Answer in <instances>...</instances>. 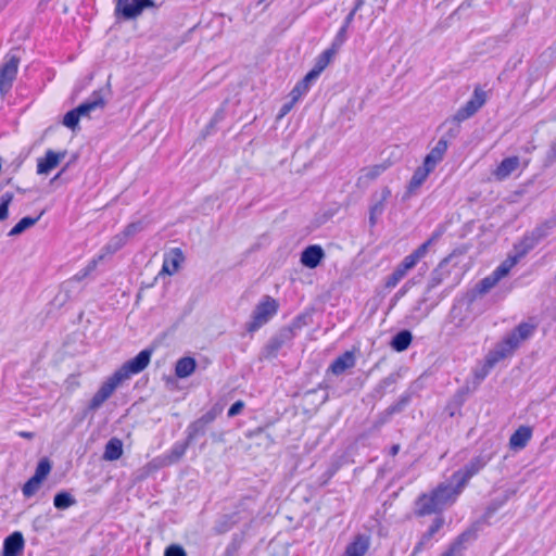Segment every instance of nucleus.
Instances as JSON below:
<instances>
[{
	"mask_svg": "<svg viewBox=\"0 0 556 556\" xmlns=\"http://www.w3.org/2000/svg\"><path fill=\"white\" fill-rule=\"evenodd\" d=\"M534 330L535 325L523 321L507 333L494 349L489 351L483 365L475 369L473 376L477 382L483 381L498 362L513 355L521 342L528 340L533 334Z\"/></svg>",
	"mask_w": 556,
	"mask_h": 556,
	"instance_id": "nucleus-1",
	"label": "nucleus"
},
{
	"mask_svg": "<svg viewBox=\"0 0 556 556\" xmlns=\"http://www.w3.org/2000/svg\"><path fill=\"white\" fill-rule=\"evenodd\" d=\"M152 353L153 349L147 348L140 351L135 357L125 362L100 386L98 392L109 400L118 386L129 379L132 375L141 372L148 367Z\"/></svg>",
	"mask_w": 556,
	"mask_h": 556,
	"instance_id": "nucleus-2",
	"label": "nucleus"
},
{
	"mask_svg": "<svg viewBox=\"0 0 556 556\" xmlns=\"http://www.w3.org/2000/svg\"><path fill=\"white\" fill-rule=\"evenodd\" d=\"M278 309L279 303L276 299L270 295L262 296L251 314V320L245 325V330L250 333L257 331L278 313Z\"/></svg>",
	"mask_w": 556,
	"mask_h": 556,
	"instance_id": "nucleus-3",
	"label": "nucleus"
},
{
	"mask_svg": "<svg viewBox=\"0 0 556 556\" xmlns=\"http://www.w3.org/2000/svg\"><path fill=\"white\" fill-rule=\"evenodd\" d=\"M445 289L441 294H431L429 290H424L422 294L416 300L406 315L408 324H419L427 318L431 311L447 295Z\"/></svg>",
	"mask_w": 556,
	"mask_h": 556,
	"instance_id": "nucleus-4",
	"label": "nucleus"
},
{
	"mask_svg": "<svg viewBox=\"0 0 556 556\" xmlns=\"http://www.w3.org/2000/svg\"><path fill=\"white\" fill-rule=\"evenodd\" d=\"M223 408L224 407L219 404L213 405L205 414L187 427L186 438L191 444L199 438L205 435L208 426L222 414Z\"/></svg>",
	"mask_w": 556,
	"mask_h": 556,
	"instance_id": "nucleus-5",
	"label": "nucleus"
},
{
	"mask_svg": "<svg viewBox=\"0 0 556 556\" xmlns=\"http://www.w3.org/2000/svg\"><path fill=\"white\" fill-rule=\"evenodd\" d=\"M114 15L116 18L125 21L135 20L142 14L146 9L155 8L154 0H114Z\"/></svg>",
	"mask_w": 556,
	"mask_h": 556,
	"instance_id": "nucleus-6",
	"label": "nucleus"
},
{
	"mask_svg": "<svg viewBox=\"0 0 556 556\" xmlns=\"http://www.w3.org/2000/svg\"><path fill=\"white\" fill-rule=\"evenodd\" d=\"M412 402V392H404L399 400L391 404L389 407L380 412L372 422V429L379 430L382 426L391 421L392 417L396 414H401Z\"/></svg>",
	"mask_w": 556,
	"mask_h": 556,
	"instance_id": "nucleus-7",
	"label": "nucleus"
},
{
	"mask_svg": "<svg viewBox=\"0 0 556 556\" xmlns=\"http://www.w3.org/2000/svg\"><path fill=\"white\" fill-rule=\"evenodd\" d=\"M20 58L10 55L5 63L0 68V92L7 93L11 88L16 77Z\"/></svg>",
	"mask_w": 556,
	"mask_h": 556,
	"instance_id": "nucleus-8",
	"label": "nucleus"
},
{
	"mask_svg": "<svg viewBox=\"0 0 556 556\" xmlns=\"http://www.w3.org/2000/svg\"><path fill=\"white\" fill-rule=\"evenodd\" d=\"M442 510L432 492L420 494L415 501L414 514L417 517H425L432 514H441Z\"/></svg>",
	"mask_w": 556,
	"mask_h": 556,
	"instance_id": "nucleus-9",
	"label": "nucleus"
},
{
	"mask_svg": "<svg viewBox=\"0 0 556 556\" xmlns=\"http://www.w3.org/2000/svg\"><path fill=\"white\" fill-rule=\"evenodd\" d=\"M431 492L434 495V498L437 500V503L440 506L441 510H443L447 506H451L456 501L457 496L460 493V490L459 486L441 483Z\"/></svg>",
	"mask_w": 556,
	"mask_h": 556,
	"instance_id": "nucleus-10",
	"label": "nucleus"
},
{
	"mask_svg": "<svg viewBox=\"0 0 556 556\" xmlns=\"http://www.w3.org/2000/svg\"><path fill=\"white\" fill-rule=\"evenodd\" d=\"M444 522L445 521L442 516H437L432 520L428 530L421 535L420 540L415 545L412 554L413 556L432 546V540L434 535L442 529Z\"/></svg>",
	"mask_w": 556,
	"mask_h": 556,
	"instance_id": "nucleus-11",
	"label": "nucleus"
},
{
	"mask_svg": "<svg viewBox=\"0 0 556 556\" xmlns=\"http://www.w3.org/2000/svg\"><path fill=\"white\" fill-rule=\"evenodd\" d=\"M326 254L324 249L318 244L306 247L301 253V264L309 269H314L320 265Z\"/></svg>",
	"mask_w": 556,
	"mask_h": 556,
	"instance_id": "nucleus-12",
	"label": "nucleus"
},
{
	"mask_svg": "<svg viewBox=\"0 0 556 556\" xmlns=\"http://www.w3.org/2000/svg\"><path fill=\"white\" fill-rule=\"evenodd\" d=\"M497 282L498 280L492 274H490L489 276L481 279L471 290L465 294L463 302H466L467 307H470L478 295L485 294L494 286H496Z\"/></svg>",
	"mask_w": 556,
	"mask_h": 556,
	"instance_id": "nucleus-13",
	"label": "nucleus"
},
{
	"mask_svg": "<svg viewBox=\"0 0 556 556\" xmlns=\"http://www.w3.org/2000/svg\"><path fill=\"white\" fill-rule=\"evenodd\" d=\"M356 364L355 353L353 351H345L343 354L338 356L332 361L330 366L327 369V374H332L334 376H340L344 374L348 369H351Z\"/></svg>",
	"mask_w": 556,
	"mask_h": 556,
	"instance_id": "nucleus-14",
	"label": "nucleus"
},
{
	"mask_svg": "<svg viewBox=\"0 0 556 556\" xmlns=\"http://www.w3.org/2000/svg\"><path fill=\"white\" fill-rule=\"evenodd\" d=\"M448 258H444L440 264L431 271L425 290H429L431 294H439L435 289L450 276L447 269Z\"/></svg>",
	"mask_w": 556,
	"mask_h": 556,
	"instance_id": "nucleus-15",
	"label": "nucleus"
},
{
	"mask_svg": "<svg viewBox=\"0 0 556 556\" xmlns=\"http://www.w3.org/2000/svg\"><path fill=\"white\" fill-rule=\"evenodd\" d=\"M66 155V151L63 152H54L53 150H48L43 157L38 159L37 163V173L39 175H47L53 168H55L61 160H63Z\"/></svg>",
	"mask_w": 556,
	"mask_h": 556,
	"instance_id": "nucleus-16",
	"label": "nucleus"
},
{
	"mask_svg": "<svg viewBox=\"0 0 556 556\" xmlns=\"http://www.w3.org/2000/svg\"><path fill=\"white\" fill-rule=\"evenodd\" d=\"M25 541L20 531L8 535L3 541L2 556H20L24 549Z\"/></svg>",
	"mask_w": 556,
	"mask_h": 556,
	"instance_id": "nucleus-17",
	"label": "nucleus"
},
{
	"mask_svg": "<svg viewBox=\"0 0 556 556\" xmlns=\"http://www.w3.org/2000/svg\"><path fill=\"white\" fill-rule=\"evenodd\" d=\"M491 460V455L486 454H480L478 456H475L471 458L465 466H464V473L463 478L459 481L458 485L464 484L467 480H469L471 477L477 475L482 468L486 466V464Z\"/></svg>",
	"mask_w": 556,
	"mask_h": 556,
	"instance_id": "nucleus-18",
	"label": "nucleus"
},
{
	"mask_svg": "<svg viewBox=\"0 0 556 556\" xmlns=\"http://www.w3.org/2000/svg\"><path fill=\"white\" fill-rule=\"evenodd\" d=\"M416 264L405 256L403 261L394 268V270L386 279V288H394Z\"/></svg>",
	"mask_w": 556,
	"mask_h": 556,
	"instance_id": "nucleus-19",
	"label": "nucleus"
},
{
	"mask_svg": "<svg viewBox=\"0 0 556 556\" xmlns=\"http://www.w3.org/2000/svg\"><path fill=\"white\" fill-rule=\"evenodd\" d=\"M445 228L444 226L440 225L438 228L432 232L430 238L425 241L422 244H420L415 251H413L407 256L417 264L428 252V249L435 243L444 233Z\"/></svg>",
	"mask_w": 556,
	"mask_h": 556,
	"instance_id": "nucleus-20",
	"label": "nucleus"
},
{
	"mask_svg": "<svg viewBox=\"0 0 556 556\" xmlns=\"http://www.w3.org/2000/svg\"><path fill=\"white\" fill-rule=\"evenodd\" d=\"M104 105H105V101L102 96V91L96 90L92 92V94L90 96V98L87 101H85L81 104H79L78 106H76L75 110L81 117V116H88L91 111H94L97 109H103Z\"/></svg>",
	"mask_w": 556,
	"mask_h": 556,
	"instance_id": "nucleus-21",
	"label": "nucleus"
},
{
	"mask_svg": "<svg viewBox=\"0 0 556 556\" xmlns=\"http://www.w3.org/2000/svg\"><path fill=\"white\" fill-rule=\"evenodd\" d=\"M431 172H432L431 168L426 167V165H424V164L421 166H418L415 169V172L407 185V189H406V193H405L404 198H409L410 195L415 194L416 191L426 181V179L428 178V176Z\"/></svg>",
	"mask_w": 556,
	"mask_h": 556,
	"instance_id": "nucleus-22",
	"label": "nucleus"
},
{
	"mask_svg": "<svg viewBox=\"0 0 556 556\" xmlns=\"http://www.w3.org/2000/svg\"><path fill=\"white\" fill-rule=\"evenodd\" d=\"M447 151V144L445 140H439L430 152L425 156L424 165L434 170L437 165L443 160L444 154Z\"/></svg>",
	"mask_w": 556,
	"mask_h": 556,
	"instance_id": "nucleus-23",
	"label": "nucleus"
},
{
	"mask_svg": "<svg viewBox=\"0 0 556 556\" xmlns=\"http://www.w3.org/2000/svg\"><path fill=\"white\" fill-rule=\"evenodd\" d=\"M539 243L532 237L530 232H527L522 239L514 244L513 254H509L511 257H516V262L518 263L521 258H523L530 251H532Z\"/></svg>",
	"mask_w": 556,
	"mask_h": 556,
	"instance_id": "nucleus-24",
	"label": "nucleus"
},
{
	"mask_svg": "<svg viewBox=\"0 0 556 556\" xmlns=\"http://www.w3.org/2000/svg\"><path fill=\"white\" fill-rule=\"evenodd\" d=\"M532 437V429L528 426H520L509 439V446L513 450H522L526 447Z\"/></svg>",
	"mask_w": 556,
	"mask_h": 556,
	"instance_id": "nucleus-25",
	"label": "nucleus"
},
{
	"mask_svg": "<svg viewBox=\"0 0 556 556\" xmlns=\"http://www.w3.org/2000/svg\"><path fill=\"white\" fill-rule=\"evenodd\" d=\"M520 164L518 156L505 157L496 167L494 175L498 180H504L514 173Z\"/></svg>",
	"mask_w": 556,
	"mask_h": 556,
	"instance_id": "nucleus-26",
	"label": "nucleus"
},
{
	"mask_svg": "<svg viewBox=\"0 0 556 556\" xmlns=\"http://www.w3.org/2000/svg\"><path fill=\"white\" fill-rule=\"evenodd\" d=\"M400 377L401 375L399 372H392L386 378L381 379L379 383L372 389L370 396L377 401L381 400L386 395L388 389L399 381Z\"/></svg>",
	"mask_w": 556,
	"mask_h": 556,
	"instance_id": "nucleus-27",
	"label": "nucleus"
},
{
	"mask_svg": "<svg viewBox=\"0 0 556 556\" xmlns=\"http://www.w3.org/2000/svg\"><path fill=\"white\" fill-rule=\"evenodd\" d=\"M413 341V334L409 330L403 329L396 332L391 341L390 346L395 352H404L406 351Z\"/></svg>",
	"mask_w": 556,
	"mask_h": 556,
	"instance_id": "nucleus-28",
	"label": "nucleus"
},
{
	"mask_svg": "<svg viewBox=\"0 0 556 556\" xmlns=\"http://www.w3.org/2000/svg\"><path fill=\"white\" fill-rule=\"evenodd\" d=\"M184 261L182 251L179 248H175L172 250V257L165 258L160 275L167 274L174 275L178 268L180 263Z\"/></svg>",
	"mask_w": 556,
	"mask_h": 556,
	"instance_id": "nucleus-29",
	"label": "nucleus"
},
{
	"mask_svg": "<svg viewBox=\"0 0 556 556\" xmlns=\"http://www.w3.org/2000/svg\"><path fill=\"white\" fill-rule=\"evenodd\" d=\"M197 368V362L191 356H185L177 361L175 366V375L180 378H188Z\"/></svg>",
	"mask_w": 556,
	"mask_h": 556,
	"instance_id": "nucleus-30",
	"label": "nucleus"
},
{
	"mask_svg": "<svg viewBox=\"0 0 556 556\" xmlns=\"http://www.w3.org/2000/svg\"><path fill=\"white\" fill-rule=\"evenodd\" d=\"M123 455V442L118 438H112L105 444L102 458L104 460H117Z\"/></svg>",
	"mask_w": 556,
	"mask_h": 556,
	"instance_id": "nucleus-31",
	"label": "nucleus"
},
{
	"mask_svg": "<svg viewBox=\"0 0 556 556\" xmlns=\"http://www.w3.org/2000/svg\"><path fill=\"white\" fill-rule=\"evenodd\" d=\"M336 53L337 52L331 48L325 50L317 56L313 68L308 73L314 74V77L318 78L323 71L329 65Z\"/></svg>",
	"mask_w": 556,
	"mask_h": 556,
	"instance_id": "nucleus-32",
	"label": "nucleus"
},
{
	"mask_svg": "<svg viewBox=\"0 0 556 556\" xmlns=\"http://www.w3.org/2000/svg\"><path fill=\"white\" fill-rule=\"evenodd\" d=\"M317 78L314 77V74L307 73L300 81L296 83V85L293 87V89L290 92V97H293L294 101H299L305 93L308 92L311 85L316 80Z\"/></svg>",
	"mask_w": 556,
	"mask_h": 556,
	"instance_id": "nucleus-33",
	"label": "nucleus"
},
{
	"mask_svg": "<svg viewBox=\"0 0 556 556\" xmlns=\"http://www.w3.org/2000/svg\"><path fill=\"white\" fill-rule=\"evenodd\" d=\"M368 549V539L364 535H357L355 540L350 543L343 556H364Z\"/></svg>",
	"mask_w": 556,
	"mask_h": 556,
	"instance_id": "nucleus-34",
	"label": "nucleus"
},
{
	"mask_svg": "<svg viewBox=\"0 0 556 556\" xmlns=\"http://www.w3.org/2000/svg\"><path fill=\"white\" fill-rule=\"evenodd\" d=\"M463 301L464 298L456 301L450 311V318L456 327H465L468 324L467 315L463 314V306H467V304ZM466 309H469V307H466Z\"/></svg>",
	"mask_w": 556,
	"mask_h": 556,
	"instance_id": "nucleus-35",
	"label": "nucleus"
},
{
	"mask_svg": "<svg viewBox=\"0 0 556 556\" xmlns=\"http://www.w3.org/2000/svg\"><path fill=\"white\" fill-rule=\"evenodd\" d=\"M190 442L186 438L185 441H178L174 443L172 448L168 451L166 455V459L169 464L178 463L181 457L185 455L187 448L190 446Z\"/></svg>",
	"mask_w": 556,
	"mask_h": 556,
	"instance_id": "nucleus-36",
	"label": "nucleus"
},
{
	"mask_svg": "<svg viewBox=\"0 0 556 556\" xmlns=\"http://www.w3.org/2000/svg\"><path fill=\"white\" fill-rule=\"evenodd\" d=\"M556 227V218H549L538 225L530 233L536 240L538 243L541 242L545 237L549 235V231Z\"/></svg>",
	"mask_w": 556,
	"mask_h": 556,
	"instance_id": "nucleus-37",
	"label": "nucleus"
},
{
	"mask_svg": "<svg viewBox=\"0 0 556 556\" xmlns=\"http://www.w3.org/2000/svg\"><path fill=\"white\" fill-rule=\"evenodd\" d=\"M390 197L391 190L389 189V187H383L379 198H376V195H374L375 202L369 207V211L372 212L374 215L381 216L386 208L384 204Z\"/></svg>",
	"mask_w": 556,
	"mask_h": 556,
	"instance_id": "nucleus-38",
	"label": "nucleus"
},
{
	"mask_svg": "<svg viewBox=\"0 0 556 556\" xmlns=\"http://www.w3.org/2000/svg\"><path fill=\"white\" fill-rule=\"evenodd\" d=\"M75 504V497L67 491H60L53 497V505L56 509H67Z\"/></svg>",
	"mask_w": 556,
	"mask_h": 556,
	"instance_id": "nucleus-39",
	"label": "nucleus"
},
{
	"mask_svg": "<svg viewBox=\"0 0 556 556\" xmlns=\"http://www.w3.org/2000/svg\"><path fill=\"white\" fill-rule=\"evenodd\" d=\"M41 215H42V213L40 215H38L37 217L25 216V217L21 218L11 228V230L9 231V236L13 237V236H18V235L23 233L26 229L34 226L39 220Z\"/></svg>",
	"mask_w": 556,
	"mask_h": 556,
	"instance_id": "nucleus-40",
	"label": "nucleus"
},
{
	"mask_svg": "<svg viewBox=\"0 0 556 556\" xmlns=\"http://www.w3.org/2000/svg\"><path fill=\"white\" fill-rule=\"evenodd\" d=\"M479 110L477 109V106H475L473 103H471L468 100L463 106H460L457 110V112L453 116V121L457 122V123H462V122L470 118L471 116H473Z\"/></svg>",
	"mask_w": 556,
	"mask_h": 556,
	"instance_id": "nucleus-41",
	"label": "nucleus"
},
{
	"mask_svg": "<svg viewBox=\"0 0 556 556\" xmlns=\"http://www.w3.org/2000/svg\"><path fill=\"white\" fill-rule=\"evenodd\" d=\"M517 264L516 257H511L508 255V257L502 262L491 274L500 281L502 278H504L510 269Z\"/></svg>",
	"mask_w": 556,
	"mask_h": 556,
	"instance_id": "nucleus-42",
	"label": "nucleus"
},
{
	"mask_svg": "<svg viewBox=\"0 0 556 556\" xmlns=\"http://www.w3.org/2000/svg\"><path fill=\"white\" fill-rule=\"evenodd\" d=\"M285 346L282 342L277 338V336H273L264 348L265 357L274 358L277 356L280 349Z\"/></svg>",
	"mask_w": 556,
	"mask_h": 556,
	"instance_id": "nucleus-43",
	"label": "nucleus"
},
{
	"mask_svg": "<svg viewBox=\"0 0 556 556\" xmlns=\"http://www.w3.org/2000/svg\"><path fill=\"white\" fill-rule=\"evenodd\" d=\"M233 523L235 522L232 521V517L230 515H224L215 522L214 531L217 534L226 533L232 529Z\"/></svg>",
	"mask_w": 556,
	"mask_h": 556,
	"instance_id": "nucleus-44",
	"label": "nucleus"
},
{
	"mask_svg": "<svg viewBox=\"0 0 556 556\" xmlns=\"http://www.w3.org/2000/svg\"><path fill=\"white\" fill-rule=\"evenodd\" d=\"M147 225H148V223L144 220H137V222L128 224L122 232L128 240L129 238H131V237L136 236L137 233L141 232L142 230H144Z\"/></svg>",
	"mask_w": 556,
	"mask_h": 556,
	"instance_id": "nucleus-45",
	"label": "nucleus"
},
{
	"mask_svg": "<svg viewBox=\"0 0 556 556\" xmlns=\"http://www.w3.org/2000/svg\"><path fill=\"white\" fill-rule=\"evenodd\" d=\"M127 238L123 235V232H119L115 235L106 244V251L109 253H115L118 250H121L126 243Z\"/></svg>",
	"mask_w": 556,
	"mask_h": 556,
	"instance_id": "nucleus-46",
	"label": "nucleus"
},
{
	"mask_svg": "<svg viewBox=\"0 0 556 556\" xmlns=\"http://www.w3.org/2000/svg\"><path fill=\"white\" fill-rule=\"evenodd\" d=\"M51 470V463L48 458H42L37 464L34 477L39 481H43Z\"/></svg>",
	"mask_w": 556,
	"mask_h": 556,
	"instance_id": "nucleus-47",
	"label": "nucleus"
},
{
	"mask_svg": "<svg viewBox=\"0 0 556 556\" xmlns=\"http://www.w3.org/2000/svg\"><path fill=\"white\" fill-rule=\"evenodd\" d=\"M478 536V526L472 525L468 529H466L464 532H462L459 535L456 536V539L462 542L464 545H468L469 543L473 542Z\"/></svg>",
	"mask_w": 556,
	"mask_h": 556,
	"instance_id": "nucleus-48",
	"label": "nucleus"
},
{
	"mask_svg": "<svg viewBox=\"0 0 556 556\" xmlns=\"http://www.w3.org/2000/svg\"><path fill=\"white\" fill-rule=\"evenodd\" d=\"M13 201V193L5 192L0 197V222L5 220L9 216V205Z\"/></svg>",
	"mask_w": 556,
	"mask_h": 556,
	"instance_id": "nucleus-49",
	"label": "nucleus"
},
{
	"mask_svg": "<svg viewBox=\"0 0 556 556\" xmlns=\"http://www.w3.org/2000/svg\"><path fill=\"white\" fill-rule=\"evenodd\" d=\"M41 484V481H39L37 478H35L34 476L30 477L26 482L25 484L23 485L22 488V492L24 494L25 497H30L33 496L39 489Z\"/></svg>",
	"mask_w": 556,
	"mask_h": 556,
	"instance_id": "nucleus-50",
	"label": "nucleus"
},
{
	"mask_svg": "<svg viewBox=\"0 0 556 556\" xmlns=\"http://www.w3.org/2000/svg\"><path fill=\"white\" fill-rule=\"evenodd\" d=\"M348 29H349V27H345V26L342 25L340 27V29L338 30L337 35L334 36L330 48L333 49L336 52H338L339 49L346 41V39H348Z\"/></svg>",
	"mask_w": 556,
	"mask_h": 556,
	"instance_id": "nucleus-51",
	"label": "nucleus"
},
{
	"mask_svg": "<svg viewBox=\"0 0 556 556\" xmlns=\"http://www.w3.org/2000/svg\"><path fill=\"white\" fill-rule=\"evenodd\" d=\"M79 119L80 115L75 109H73L64 115L63 125L72 130H75V128L78 126Z\"/></svg>",
	"mask_w": 556,
	"mask_h": 556,
	"instance_id": "nucleus-52",
	"label": "nucleus"
},
{
	"mask_svg": "<svg viewBox=\"0 0 556 556\" xmlns=\"http://www.w3.org/2000/svg\"><path fill=\"white\" fill-rule=\"evenodd\" d=\"M466 548V545H464L455 538V540L448 545L446 551L442 553L441 556H460Z\"/></svg>",
	"mask_w": 556,
	"mask_h": 556,
	"instance_id": "nucleus-53",
	"label": "nucleus"
},
{
	"mask_svg": "<svg viewBox=\"0 0 556 556\" xmlns=\"http://www.w3.org/2000/svg\"><path fill=\"white\" fill-rule=\"evenodd\" d=\"M486 92L483 91L480 87H476L469 101L473 103L478 110H480L486 102Z\"/></svg>",
	"mask_w": 556,
	"mask_h": 556,
	"instance_id": "nucleus-54",
	"label": "nucleus"
},
{
	"mask_svg": "<svg viewBox=\"0 0 556 556\" xmlns=\"http://www.w3.org/2000/svg\"><path fill=\"white\" fill-rule=\"evenodd\" d=\"M486 92L483 91L480 87H476L469 101L473 103L478 110H480L486 102Z\"/></svg>",
	"mask_w": 556,
	"mask_h": 556,
	"instance_id": "nucleus-55",
	"label": "nucleus"
},
{
	"mask_svg": "<svg viewBox=\"0 0 556 556\" xmlns=\"http://www.w3.org/2000/svg\"><path fill=\"white\" fill-rule=\"evenodd\" d=\"M387 166L383 164H377L371 167L364 168V177L368 180H375L379 177L384 170Z\"/></svg>",
	"mask_w": 556,
	"mask_h": 556,
	"instance_id": "nucleus-56",
	"label": "nucleus"
},
{
	"mask_svg": "<svg viewBox=\"0 0 556 556\" xmlns=\"http://www.w3.org/2000/svg\"><path fill=\"white\" fill-rule=\"evenodd\" d=\"M108 399L105 396H103L101 393H99L98 391L94 393V395L92 396V399L90 400L86 410H85V415H87L89 412H96L98 410L102 405L103 403L106 401Z\"/></svg>",
	"mask_w": 556,
	"mask_h": 556,
	"instance_id": "nucleus-57",
	"label": "nucleus"
},
{
	"mask_svg": "<svg viewBox=\"0 0 556 556\" xmlns=\"http://www.w3.org/2000/svg\"><path fill=\"white\" fill-rule=\"evenodd\" d=\"M452 126L446 130V132L439 139V140H445L446 144L448 146L450 141L455 139L460 134V123L454 122L452 119Z\"/></svg>",
	"mask_w": 556,
	"mask_h": 556,
	"instance_id": "nucleus-58",
	"label": "nucleus"
},
{
	"mask_svg": "<svg viewBox=\"0 0 556 556\" xmlns=\"http://www.w3.org/2000/svg\"><path fill=\"white\" fill-rule=\"evenodd\" d=\"M277 338L282 342L283 345L290 343L296 336V333L289 327H282L277 333Z\"/></svg>",
	"mask_w": 556,
	"mask_h": 556,
	"instance_id": "nucleus-59",
	"label": "nucleus"
},
{
	"mask_svg": "<svg viewBox=\"0 0 556 556\" xmlns=\"http://www.w3.org/2000/svg\"><path fill=\"white\" fill-rule=\"evenodd\" d=\"M308 315L300 314L298 315L289 325V327L296 333V331L301 330L304 326L307 325Z\"/></svg>",
	"mask_w": 556,
	"mask_h": 556,
	"instance_id": "nucleus-60",
	"label": "nucleus"
},
{
	"mask_svg": "<svg viewBox=\"0 0 556 556\" xmlns=\"http://www.w3.org/2000/svg\"><path fill=\"white\" fill-rule=\"evenodd\" d=\"M96 268V261H92L88 266L80 269L76 275H74L73 280L81 281L85 279L93 269Z\"/></svg>",
	"mask_w": 556,
	"mask_h": 556,
	"instance_id": "nucleus-61",
	"label": "nucleus"
},
{
	"mask_svg": "<svg viewBox=\"0 0 556 556\" xmlns=\"http://www.w3.org/2000/svg\"><path fill=\"white\" fill-rule=\"evenodd\" d=\"M164 556H187V554L180 545L172 544L166 547Z\"/></svg>",
	"mask_w": 556,
	"mask_h": 556,
	"instance_id": "nucleus-62",
	"label": "nucleus"
},
{
	"mask_svg": "<svg viewBox=\"0 0 556 556\" xmlns=\"http://www.w3.org/2000/svg\"><path fill=\"white\" fill-rule=\"evenodd\" d=\"M243 408H244V402H243V401H241V400H238V401H236V402H235V403L229 407V409H228V412H227V416H228L229 418H232V417H235V416L239 415V414L242 412V409H243Z\"/></svg>",
	"mask_w": 556,
	"mask_h": 556,
	"instance_id": "nucleus-63",
	"label": "nucleus"
},
{
	"mask_svg": "<svg viewBox=\"0 0 556 556\" xmlns=\"http://www.w3.org/2000/svg\"><path fill=\"white\" fill-rule=\"evenodd\" d=\"M290 98H291V100L283 103L282 106L280 108V111L277 116L278 118H282L283 116H286L292 110L294 104L298 102V101H294L293 97H290Z\"/></svg>",
	"mask_w": 556,
	"mask_h": 556,
	"instance_id": "nucleus-64",
	"label": "nucleus"
}]
</instances>
